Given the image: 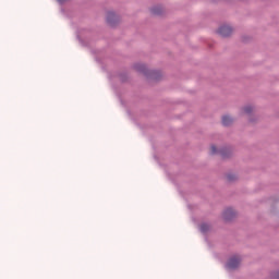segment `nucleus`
<instances>
[{
	"mask_svg": "<svg viewBox=\"0 0 279 279\" xmlns=\"http://www.w3.org/2000/svg\"><path fill=\"white\" fill-rule=\"evenodd\" d=\"M219 36H222V38H228V36L232 35V27L228 25H222L218 29Z\"/></svg>",
	"mask_w": 279,
	"mask_h": 279,
	"instance_id": "f257e3e1",
	"label": "nucleus"
},
{
	"mask_svg": "<svg viewBox=\"0 0 279 279\" xmlns=\"http://www.w3.org/2000/svg\"><path fill=\"white\" fill-rule=\"evenodd\" d=\"M241 265V257L240 256H233L229 259L227 264L228 269H236Z\"/></svg>",
	"mask_w": 279,
	"mask_h": 279,
	"instance_id": "f03ea898",
	"label": "nucleus"
},
{
	"mask_svg": "<svg viewBox=\"0 0 279 279\" xmlns=\"http://www.w3.org/2000/svg\"><path fill=\"white\" fill-rule=\"evenodd\" d=\"M234 217H236V214L234 213L233 208H227L223 211V219H225V221H232V219H234Z\"/></svg>",
	"mask_w": 279,
	"mask_h": 279,
	"instance_id": "7ed1b4c3",
	"label": "nucleus"
},
{
	"mask_svg": "<svg viewBox=\"0 0 279 279\" xmlns=\"http://www.w3.org/2000/svg\"><path fill=\"white\" fill-rule=\"evenodd\" d=\"M117 21V14H114V12H109L107 14V23H109V25H114Z\"/></svg>",
	"mask_w": 279,
	"mask_h": 279,
	"instance_id": "20e7f679",
	"label": "nucleus"
},
{
	"mask_svg": "<svg viewBox=\"0 0 279 279\" xmlns=\"http://www.w3.org/2000/svg\"><path fill=\"white\" fill-rule=\"evenodd\" d=\"M232 123H234V120L230 118V116L222 117V125L228 126V125H232Z\"/></svg>",
	"mask_w": 279,
	"mask_h": 279,
	"instance_id": "39448f33",
	"label": "nucleus"
},
{
	"mask_svg": "<svg viewBox=\"0 0 279 279\" xmlns=\"http://www.w3.org/2000/svg\"><path fill=\"white\" fill-rule=\"evenodd\" d=\"M252 112H254V108L252 106H246L243 108L244 114H252Z\"/></svg>",
	"mask_w": 279,
	"mask_h": 279,
	"instance_id": "423d86ee",
	"label": "nucleus"
},
{
	"mask_svg": "<svg viewBox=\"0 0 279 279\" xmlns=\"http://www.w3.org/2000/svg\"><path fill=\"white\" fill-rule=\"evenodd\" d=\"M153 14H162V7H155L151 9Z\"/></svg>",
	"mask_w": 279,
	"mask_h": 279,
	"instance_id": "0eeeda50",
	"label": "nucleus"
},
{
	"mask_svg": "<svg viewBox=\"0 0 279 279\" xmlns=\"http://www.w3.org/2000/svg\"><path fill=\"white\" fill-rule=\"evenodd\" d=\"M135 69L137 71H141L142 73H147V68L145 65H143V64L135 65Z\"/></svg>",
	"mask_w": 279,
	"mask_h": 279,
	"instance_id": "6e6552de",
	"label": "nucleus"
},
{
	"mask_svg": "<svg viewBox=\"0 0 279 279\" xmlns=\"http://www.w3.org/2000/svg\"><path fill=\"white\" fill-rule=\"evenodd\" d=\"M201 231L202 232H208V225H202L201 226Z\"/></svg>",
	"mask_w": 279,
	"mask_h": 279,
	"instance_id": "1a4fd4ad",
	"label": "nucleus"
},
{
	"mask_svg": "<svg viewBox=\"0 0 279 279\" xmlns=\"http://www.w3.org/2000/svg\"><path fill=\"white\" fill-rule=\"evenodd\" d=\"M218 151H217V147L215 146V145H213L211 147H210V154L211 155H215V154H217Z\"/></svg>",
	"mask_w": 279,
	"mask_h": 279,
	"instance_id": "9d476101",
	"label": "nucleus"
},
{
	"mask_svg": "<svg viewBox=\"0 0 279 279\" xmlns=\"http://www.w3.org/2000/svg\"><path fill=\"white\" fill-rule=\"evenodd\" d=\"M228 180H229V182H232V181H234V175H232V174H229V175H228Z\"/></svg>",
	"mask_w": 279,
	"mask_h": 279,
	"instance_id": "9b49d317",
	"label": "nucleus"
},
{
	"mask_svg": "<svg viewBox=\"0 0 279 279\" xmlns=\"http://www.w3.org/2000/svg\"><path fill=\"white\" fill-rule=\"evenodd\" d=\"M276 279H279V271L275 275Z\"/></svg>",
	"mask_w": 279,
	"mask_h": 279,
	"instance_id": "f8f14e48",
	"label": "nucleus"
},
{
	"mask_svg": "<svg viewBox=\"0 0 279 279\" xmlns=\"http://www.w3.org/2000/svg\"><path fill=\"white\" fill-rule=\"evenodd\" d=\"M59 1V3H64V1H66V0H58Z\"/></svg>",
	"mask_w": 279,
	"mask_h": 279,
	"instance_id": "ddd939ff",
	"label": "nucleus"
}]
</instances>
